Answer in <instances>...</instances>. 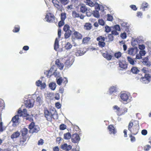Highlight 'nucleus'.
Here are the masks:
<instances>
[{
  "label": "nucleus",
  "mask_w": 151,
  "mask_h": 151,
  "mask_svg": "<svg viewBox=\"0 0 151 151\" xmlns=\"http://www.w3.org/2000/svg\"><path fill=\"white\" fill-rule=\"evenodd\" d=\"M138 49L137 47L130 48L128 50V53L130 55H134L137 53Z\"/></svg>",
  "instance_id": "14"
},
{
  "label": "nucleus",
  "mask_w": 151,
  "mask_h": 151,
  "mask_svg": "<svg viewBox=\"0 0 151 151\" xmlns=\"http://www.w3.org/2000/svg\"><path fill=\"white\" fill-rule=\"evenodd\" d=\"M107 20L109 21H112L113 20V17L110 14H108Z\"/></svg>",
  "instance_id": "52"
},
{
  "label": "nucleus",
  "mask_w": 151,
  "mask_h": 151,
  "mask_svg": "<svg viewBox=\"0 0 151 151\" xmlns=\"http://www.w3.org/2000/svg\"><path fill=\"white\" fill-rule=\"evenodd\" d=\"M118 63L119 67L122 70H125L127 69L128 64L126 61L124 60H119Z\"/></svg>",
  "instance_id": "9"
},
{
  "label": "nucleus",
  "mask_w": 151,
  "mask_h": 151,
  "mask_svg": "<svg viewBox=\"0 0 151 151\" xmlns=\"http://www.w3.org/2000/svg\"><path fill=\"white\" fill-rule=\"evenodd\" d=\"M62 141V138L60 137H58L56 138V142L58 144L60 143Z\"/></svg>",
  "instance_id": "64"
},
{
  "label": "nucleus",
  "mask_w": 151,
  "mask_h": 151,
  "mask_svg": "<svg viewBox=\"0 0 151 151\" xmlns=\"http://www.w3.org/2000/svg\"><path fill=\"white\" fill-rule=\"evenodd\" d=\"M36 85L38 87L40 86L41 89H44L46 86V84L45 83H42L41 81L38 80L36 82Z\"/></svg>",
  "instance_id": "19"
},
{
  "label": "nucleus",
  "mask_w": 151,
  "mask_h": 151,
  "mask_svg": "<svg viewBox=\"0 0 151 151\" xmlns=\"http://www.w3.org/2000/svg\"><path fill=\"white\" fill-rule=\"evenodd\" d=\"M55 106L58 109H60L61 107V105L59 102H57L55 104Z\"/></svg>",
  "instance_id": "63"
},
{
  "label": "nucleus",
  "mask_w": 151,
  "mask_h": 151,
  "mask_svg": "<svg viewBox=\"0 0 151 151\" xmlns=\"http://www.w3.org/2000/svg\"><path fill=\"white\" fill-rule=\"evenodd\" d=\"M131 71L134 74H137L139 72V70L137 68L133 67L131 68Z\"/></svg>",
  "instance_id": "34"
},
{
  "label": "nucleus",
  "mask_w": 151,
  "mask_h": 151,
  "mask_svg": "<svg viewBox=\"0 0 151 151\" xmlns=\"http://www.w3.org/2000/svg\"><path fill=\"white\" fill-rule=\"evenodd\" d=\"M86 4L88 5L91 7H93L94 6V4L92 0H88V2H86Z\"/></svg>",
  "instance_id": "43"
},
{
  "label": "nucleus",
  "mask_w": 151,
  "mask_h": 151,
  "mask_svg": "<svg viewBox=\"0 0 151 151\" xmlns=\"http://www.w3.org/2000/svg\"><path fill=\"white\" fill-rule=\"evenodd\" d=\"M55 17L53 14L49 12L46 14L45 19L48 22L53 23L55 21Z\"/></svg>",
  "instance_id": "7"
},
{
  "label": "nucleus",
  "mask_w": 151,
  "mask_h": 151,
  "mask_svg": "<svg viewBox=\"0 0 151 151\" xmlns=\"http://www.w3.org/2000/svg\"><path fill=\"white\" fill-rule=\"evenodd\" d=\"M18 114L20 116H27L29 114L27 113V110L26 109H24L22 111L20 108H19L18 111Z\"/></svg>",
  "instance_id": "11"
},
{
  "label": "nucleus",
  "mask_w": 151,
  "mask_h": 151,
  "mask_svg": "<svg viewBox=\"0 0 151 151\" xmlns=\"http://www.w3.org/2000/svg\"><path fill=\"white\" fill-rule=\"evenodd\" d=\"M106 39V37L105 38L102 36H99L97 38L96 40L98 41V45L100 47L103 48L105 46L106 43L104 41Z\"/></svg>",
  "instance_id": "5"
},
{
  "label": "nucleus",
  "mask_w": 151,
  "mask_h": 151,
  "mask_svg": "<svg viewBox=\"0 0 151 151\" xmlns=\"http://www.w3.org/2000/svg\"><path fill=\"white\" fill-rule=\"evenodd\" d=\"M44 143V141L43 139H40L38 142L37 144L38 145H42Z\"/></svg>",
  "instance_id": "58"
},
{
  "label": "nucleus",
  "mask_w": 151,
  "mask_h": 151,
  "mask_svg": "<svg viewBox=\"0 0 151 151\" xmlns=\"http://www.w3.org/2000/svg\"><path fill=\"white\" fill-rule=\"evenodd\" d=\"M122 55V53L120 52H116L114 54V56L117 58H119L121 57Z\"/></svg>",
  "instance_id": "47"
},
{
  "label": "nucleus",
  "mask_w": 151,
  "mask_h": 151,
  "mask_svg": "<svg viewBox=\"0 0 151 151\" xmlns=\"http://www.w3.org/2000/svg\"><path fill=\"white\" fill-rule=\"evenodd\" d=\"M128 109L126 107L123 108L121 109L117 113L118 116H120L125 114L127 111Z\"/></svg>",
  "instance_id": "21"
},
{
  "label": "nucleus",
  "mask_w": 151,
  "mask_h": 151,
  "mask_svg": "<svg viewBox=\"0 0 151 151\" xmlns=\"http://www.w3.org/2000/svg\"><path fill=\"white\" fill-rule=\"evenodd\" d=\"M63 79L61 77H60L57 80V83L59 85H60L62 83Z\"/></svg>",
  "instance_id": "49"
},
{
  "label": "nucleus",
  "mask_w": 151,
  "mask_h": 151,
  "mask_svg": "<svg viewBox=\"0 0 151 151\" xmlns=\"http://www.w3.org/2000/svg\"><path fill=\"white\" fill-rule=\"evenodd\" d=\"M90 39L91 38L89 37H84L82 40V43L84 44L87 43Z\"/></svg>",
  "instance_id": "35"
},
{
  "label": "nucleus",
  "mask_w": 151,
  "mask_h": 151,
  "mask_svg": "<svg viewBox=\"0 0 151 151\" xmlns=\"http://www.w3.org/2000/svg\"><path fill=\"white\" fill-rule=\"evenodd\" d=\"M87 10V9L84 5L81 6L80 7V11L82 13H85Z\"/></svg>",
  "instance_id": "30"
},
{
  "label": "nucleus",
  "mask_w": 151,
  "mask_h": 151,
  "mask_svg": "<svg viewBox=\"0 0 151 151\" xmlns=\"http://www.w3.org/2000/svg\"><path fill=\"white\" fill-rule=\"evenodd\" d=\"M44 114L45 117L48 121L51 122L52 118L54 119H58V116L56 114H52L47 108L44 109Z\"/></svg>",
  "instance_id": "3"
},
{
  "label": "nucleus",
  "mask_w": 151,
  "mask_h": 151,
  "mask_svg": "<svg viewBox=\"0 0 151 151\" xmlns=\"http://www.w3.org/2000/svg\"><path fill=\"white\" fill-rule=\"evenodd\" d=\"M26 138L24 137H22L20 138L19 142V145L22 146L24 145V142L26 141Z\"/></svg>",
  "instance_id": "36"
},
{
  "label": "nucleus",
  "mask_w": 151,
  "mask_h": 151,
  "mask_svg": "<svg viewBox=\"0 0 151 151\" xmlns=\"http://www.w3.org/2000/svg\"><path fill=\"white\" fill-rule=\"evenodd\" d=\"M59 40L57 38H56L55 40L54 45V49L55 51H57L58 50L59 48Z\"/></svg>",
  "instance_id": "26"
},
{
  "label": "nucleus",
  "mask_w": 151,
  "mask_h": 151,
  "mask_svg": "<svg viewBox=\"0 0 151 151\" xmlns=\"http://www.w3.org/2000/svg\"><path fill=\"white\" fill-rule=\"evenodd\" d=\"M113 35H114V34L111 33V34H109L108 35V38L111 41H112L113 40L114 37Z\"/></svg>",
  "instance_id": "57"
},
{
  "label": "nucleus",
  "mask_w": 151,
  "mask_h": 151,
  "mask_svg": "<svg viewBox=\"0 0 151 151\" xmlns=\"http://www.w3.org/2000/svg\"><path fill=\"white\" fill-rule=\"evenodd\" d=\"M129 137L130 138V140L132 142H133L135 141V138L134 137L132 136V134H130Z\"/></svg>",
  "instance_id": "54"
},
{
  "label": "nucleus",
  "mask_w": 151,
  "mask_h": 151,
  "mask_svg": "<svg viewBox=\"0 0 151 151\" xmlns=\"http://www.w3.org/2000/svg\"><path fill=\"white\" fill-rule=\"evenodd\" d=\"M148 4L147 3L144 2L142 4V7L143 9H145L147 7Z\"/></svg>",
  "instance_id": "53"
},
{
  "label": "nucleus",
  "mask_w": 151,
  "mask_h": 151,
  "mask_svg": "<svg viewBox=\"0 0 151 151\" xmlns=\"http://www.w3.org/2000/svg\"><path fill=\"white\" fill-rule=\"evenodd\" d=\"M72 47V45L69 42L67 43L65 46V48L66 50H69Z\"/></svg>",
  "instance_id": "38"
},
{
  "label": "nucleus",
  "mask_w": 151,
  "mask_h": 151,
  "mask_svg": "<svg viewBox=\"0 0 151 151\" xmlns=\"http://www.w3.org/2000/svg\"><path fill=\"white\" fill-rule=\"evenodd\" d=\"M70 26L67 24H65L63 27V30L65 32L64 34V37L65 39L68 38L72 34V31L70 29Z\"/></svg>",
  "instance_id": "4"
},
{
  "label": "nucleus",
  "mask_w": 151,
  "mask_h": 151,
  "mask_svg": "<svg viewBox=\"0 0 151 151\" xmlns=\"http://www.w3.org/2000/svg\"><path fill=\"white\" fill-rule=\"evenodd\" d=\"M113 30L111 31V33L114 34V35H116L119 34L117 31H119L121 30L120 26L118 24L114 25L113 27Z\"/></svg>",
  "instance_id": "10"
},
{
  "label": "nucleus",
  "mask_w": 151,
  "mask_h": 151,
  "mask_svg": "<svg viewBox=\"0 0 151 151\" xmlns=\"http://www.w3.org/2000/svg\"><path fill=\"white\" fill-rule=\"evenodd\" d=\"M55 65L58 67L60 70H62L63 69L64 65L63 63L60 62V60L58 59H57L55 61Z\"/></svg>",
  "instance_id": "17"
},
{
  "label": "nucleus",
  "mask_w": 151,
  "mask_h": 151,
  "mask_svg": "<svg viewBox=\"0 0 151 151\" xmlns=\"http://www.w3.org/2000/svg\"><path fill=\"white\" fill-rule=\"evenodd\" d=\"M80 138L78 134H73L72 136L71 140L73 142L77 143L80 140Z\"/></svg>",
  "instance_id": "12"
},
{
  "label": "nucleus",
  "mask_w": 151,
  "mask_h": 151,
  "mask_svg": "<svg viewBox=\"0 0 151 151\" xmlns=\"http://www.w3.org/2000/svg\"><path fill=\"white\" fill-rule=\"evenodd\" d=\"M71 137V134L69 132L64 134V138L65 139H70Z\"/></svg>",
  "instance_id": "32"
},
{
  "label": "nucleus",
  "mask_w": 151,
  "mask_h": 151,
  "mask_svg": "<svg viewBox=\"0 0 151 151\" xmlns=\"http://www.w3.org/2000/svg\"><path fill=\"white\" fill-rule=\"evenodd\" d=\"M50 88L52 90H54L56 87V84L55 83L52 82L49 84Z\"/></svg>",
  "instance_id": "37"
},
{
  "label": "nucleus",
  "mask_w": 151,
  "mask_h": 151,
  "mask_svg": "<svg viewBox=\"0 0 151 151\" xmlns=\"http://www.w3.org/2000/svg\"><path fill=\"white\" fill-rule=\"evenodd\" d=\"M28 132V130L27 129L25 128H23L21 131L22 136L24 137L27 134Z\"/></svg>",
  "instance_id": "28"
},
{
  "label": "nucleus",
  "mask_w": 151,
  "mask_h": 151,
  "mask_svg": "<svg viewBox=\"0 0 151 151\" xmlns=\"http://www.w3.org/2000/svg\"><path fill=\"white\" fill-rule=\"evenodd\" d=\"M109 92L110 95H112L113 93H116L117 92L116 87L114 86L111 87L109 88Z\"/></svg>",
  "instance_id": "25"
},
{
  "label": "nucleus",
  "mask_w": 151,
  "mask_h": 151,
  "mask_svg": "<svg viewBox=\"0 0 151 151\" xmlns=\"http://www.w3.org/2000/svg\"><path fill=\"white\" fill-rule=\"evenodd\" d=\"M127 59L128 61L131 64L133 65L134 64V61L131 57H127Z\"/></svg>",
  "instance_id": "39"
},
{
  "label": "nucleus",
  "mask_w": 151,
  "mask_h": 151,
  "mask_svg": "<svg viewBox=\"0 0 151 151\" xmlns=\"http://www.w3.org/2000/svg\"><path fill=\"white\" fill-rule=\"evenodd\" d=\"M139 126L137 121H131L128 125V129L132 134L135 135L139 131Z\"/></svg>",
  "instance_id": "1"
},
{
  "label": "nucleus",
  "mask_w": 151,
  "mask_h": 151,
  "mask_svg": "<svg viewBox=\"0 0 151 151\" xmlns=\"http://www.w3.org/2000/svg\"><path fill=\"white\" fill-rule=\"evenodd\" d=\"M151 146L149 145H146L144 147V150L145 151H148L151 148Z\"/></svg>",
  "instance_id": "48"
},
{
  "label": "nucleus",
  "mask_w": 151,
  "mask_h": 151,
  "mask_svg": "<svg viewBox=\"0 0 151 151\" xmlns=\"http://www.w3.org/2000/svg\"><path fill=\"white\" fill-rule=\"evenodd\" d=\"M120 98L123 101H127L129 99V96L126 93H122L121 94Z\"/></svg>",
  "instance_id": "23"
},
{
  "label": "nucleus",
  "mask_w": 151,
  "mask_h": 151,
  "mask_svg": "<svg viewBox=\"0 0 151 151\" xmlns=\"http://www.w3.org/2000/svg\"><path fill=\"white\" fill-rule=\"evenodd\" d=\"M72 62L70 61L69 59H68L66 60L65 62V66L67 67L68 68L72 65Z\"/></svg>",
  "instance_id": "31"
},
{
  "label": "nucleus",
  "mask_w": 151,
  "mask_h": 151,
  "mask_svg": "<svg viewBox=\"0 0 151 151\" xmlns=\"http://www.w3.org/2000/svg\"><path fill=\"white\" fill-rule=\"evenodd\" d=\"M105 32L107 33L110 32L111 30V28L107 25L105 27Z\"/></svg>",
  "instance_id": "50"
},
{
  "label": "nucleus",
  "mask_w": 151,
  "mask_h": 151,
  "mask_svg": "<svg viewBox=\"0 0 151 151\" xmlns=\"http://www.w3.org/2000/svg\"><path fill=\"white\" fill-rule=\"evenodd\" d=\"M66 18V14L65 13H62L61 14L60 19L61 20L64 21Z\"/></svg>",
  "instance_id": "42"
},
{
  "label": "nucleus",
  "mask_w": 151,
  "mask_h": 151,
  "mask_svg": "<svg viewBox=\"0 0 151 151\" xmlns=\"http://www.w3.org/2000/svg\"><path fill=\"white\" fill-rule=\"evenodd\" d=\"M20 134V133L19 132L17 131L16 132H14L13 134L11 135V139H12L14 138H17L19 137Z\"/></svg>",
  "instance_id": "27"
},
{
  "label": "nucleus",
  "mask_w": 151,
  "mask_h": 151,
  "mask_svg": "<svg viewBox=\"0 0 151 151\" xmlns=\"http://www.w3.org/2000/svg\"><path fill=\"white\" fill-rule=\"evenodd\" d=\"M64 21L61 20L58 23V26L60 27L64 25Z\"/></svg>",
  "instance_id": "56"
},
{
  "label": "nucleus",
  "mask_w": 151,
  "mask_h": 151,
  "mask_svg": "<svg viewBox=\"0 0 151 151\" xmlns=\"http://www.w3.org/2000/svg\"><path fill=\"white\" fill-rule=\"evenodd\" d=\"M34 101L32 99H28L25 102V105L26 107L30 108L32 107L34 105Z\"/></svg>",
  "instance_id": "13"
},
{
  "label": "nucleus",
  "mask_w": 151,
  "mask_h": 151,
  "mask_svg": "<svg viewBox=\"0 0 151 151\" xmlns=\"http://www.w3.org/2000/svg\"><path fill=\"white\" fill-rule=\"evenodd\" d=\"M102 56L108 60H110L112 58V56L111 53H109L107 51L103 53L102 54Z\"/></svg>",
  "instance_id": "24"
},
{
  "label": "nucleus",
  "mask_w": 151,
  "mask_h": 151,
  "mask_svg": "<svg viewBox=\"0 0 151 151\" xmlns=\"http://www.w3.org/2000/svg\"><path fill=\"white\" fill-rule=\"evenodd\" d=\"M113 108L114 110H116L115 112L116 113V114H117V113L120 110V108L117 105L114 106Z\"/></svg>",
  "instance_id": "44"
},
{
  "label": "nucleus",
  "mask_w": 151,
  "mask_h": 151,
  "mask_svg": "<svg viewBox=\"0 0 151 151\" xmlns=\"http://www.w3.org/2000/svg\"><path fill=\"white\" fill-rule=\"evenodd\" d=\"M93 16L96 18H99L100 16V14L99 12L97 11H96L94 12L93 13Z\"/></svg>",
  "instance_id": "46"
},
{
  "label": "nucleus",
  "mask_w": 151,
  "mask_h": 151,
  "mask_svg": "<svg viewBox=\"0 0 151 151\" xmlns=\"http://www.w3.org/2000/svg\"><path fill=\"white\" fill-rule=\"evenodd\" d=\"M73 17L74 18L79 17V14L77 13L76 11H73L72 13Z\"/></svg>",
  "instance_id": "45"
},
{
  "label": "nucleus",
  "mask_w": 151,
  "mask_h": 151,
  "mask_svg": "<svg viewBox=\"0 0 151 151\" xmlns=\"http://www.w3.org/2000/svg\"><path fill=\"white\" fill-rule=\"evenodd\" d=\"M19 30L20 27L18 25H16L13 30V32H17L19 31Z\"/></svg>",
  "instance_id": "41"
},
{
  "label": "nucleus",
  "mask_w": 151,
  "mask_h": 151,
  "mask_svg": "<svg viewBox=\"0 0 151 151\" xmlns=\"http://www.w3.org/2000/svg\"><path fill=\"white\" fill-rule=\"evenodd\" d=\"M61 148L65 151H69L72 148V146L71 145H68L66 143H65L61 145Z\"/></svg>",
  "instance_id": "18"
},
{
  "label": "nucleus",
  "mask_w": 151,
  "mask_h": 151,
  "mask_svg": "<svg viewBox=\"0 0 151 151\" xmlns=\"http://www.w3.org/2000/svg\"><path fill=\"white\" fill-rule=\"evenodd\" d=\"M139 54L141 56H143L145 55L146 53L145 51L144 50H141L139 52Z\"/></svg>",
  "instance_id": "61"
},
{
  "label": "nucleus",
  "mask_w": 151,
  "mask_h": 151,
  "mask_svg": "<svg viewBox=\"0 0 151 151\" xmlns=\"http://www.w3.org/2000/svg\"><path fill=\"white\" fill-rule=\"evenodd\" d=\"M73 35L75 38L77 40H81L82 39L83 37L82 35L76 31H74Z\"/></svg>",
  "instance_id": "20"
},
{
  "label": "nucleus",
  "mask_w": 151,
  "mask_h": 151,
  "mask_svg": "<svg viewBox=\"0 0 151 151\" xmlns=\"http://www.w3.org/2000/svg\"><path fill=\"white\" fill-rule=\"evenodd\" d=\"M29 128L32 133H37L40 130V128L37 125H35L34 122H32L29 125Z\"/></svg>",
  "instance_id": "6"
},
{
  "label": "nucleus",
  "mask_w": 151,
  "mask_h": 151,
  "mask_svg": "<svg viewBox=\"0 0 151 151\" xmlns=\"http://www.w3.org/2000/svg\"><path fill=\"white\" fill-rule=\"evenodd\" d=\"M4 107V103L0 101V110H2Z\"/></svg>",
  "instance_id": "60"
},
{
  "label": "nucleus",
  "mask_w": 151,
  "mask_h": 151,
  "mask_svg": "<svg viewBox=\"0 0 151 151\" xmlns=\"http://www.w3.org/2000/svg\"><path fill=\"white\" fill-rule=\"evenodd\" d=\"M99 24L102 26H104L105 24V22L102 19H100L98 20Z\"/></svg>",
  "instance_id": "55"
},
{
  "label": "nucleus",
  "mask_w": 151,
  "mask_h": 151,
  "mask_svg": "<svg viewBox=\"0 0 151 151\" xmlns=\"http://www.w3.org/2000/svg\"><path fill=\"white\" fill-rule=\"evenodd\" d=\"M92 28L91 24L89 22L86 23L83 26L84 29L86 30H90Z\"/></svg>",
  "instance_id": "22"
},
{
  "label": "nucleus",
  "mask_w": 151,
  "mask_h": 151,
  "mask_svg": "<svg viewBox=\"0 0 151 151\" xmlns=\"http://www.w3.org/2000/svg\"><path fill=\"white\" fill-rule=\"evenodd\" d=\"M108 128L109 130L110 134H113L114 135L117 132L116 129L113 125H109L108 127Z\"/></svg>",
  "instance_id": "16"
},
{
  "label": "nucleus",
  "mask_w": 151,
  "mask_h": 151,
  "mask_svg": "<svg viewBox=\"0 0 151 151\" xmlns=\"http://www.w3.org/2000/svg\"><path fill=\"white\" fill-rule=\"evenodd\" d=\"M121 37L123 39H125L127 37L126 34L125 32L122 33L121 35Z\"/></svg>",
  "instance_id": "59"
},
{
  "label": "nucleus",
  "mask_w": 151,
  "mask_h": 151,
  "mask_svg": "<svg viewBox=\"0 0 151 151\" xmlns=\"http://www.w3.org/2000/svg\"><path fill=\"white\" fill-rule=\"evenodd\" d=\"M55 66H53L50 68L49 71L48 72V74L46 76L47 78H50L51 76L54 75L55 77L58 76L59 74V73L57 72L56 70H54Z\"/></svg>",
  "instance_id": "8"
},
{
  "label": "nucleus",
  "mask_w": 151,
  "mask_h": 151,
  "mask_svg": "<svg viewBox=\"0 0 151 151\" xmlns=\"http://www.w3.org/2000/svg\"><path fill=\"white\" fill-rule=\"evenodd\" d=\"M84 54L83 51L81 50H77L75 54L76 56H81Z\"/></svg>",
  "instance_id": "33"
},
{
  "label": "nucleus",
  "mask_w": 151,
  "mask_h": 151,
  "mask_svg": "<svg viewBox=\"0 0 151 151\" xmlns=\"http://www.w3.org/2000/svg\"><path fill=\"white\" fill-rule=\"evenodd\" d=\"M142 71L145 73L144 77H142L140 78V80L142 81H145L146 80L150 81L151 77L150 75L151 73V69L145 67H143L141 70Z\"/></svg>",
  "instance_id": "2"
},
{
  "label": "nucleus",
  "mask_w": 151,
  "mask_h": 151,
  "mask_svg": "<svg viewBox=\"0 0 151 151\" xmlns=\"http://www.w3.org/2000/svg\"><path fill=\"white\" fill-rule=\"evenodd\" d=\"M52 2L54 6L56 7L58 10L61 9L62 8V5L60 3V2L57 0H52Z\"/></svg>",
  "instance_id": "15"
},
{
  "label": "nucleus",
  "mask_w": 151,
  "mask_h": 151,
  "mask_svg": "<svg viewBox=\"0 0 151 151\" xmlns=\"http://www.w3.org/2000/svg\"><path fill=\"white\" fill-rule=\"evenodd\" d=\"M61 4L64 5H67L69 2V0H59Z\"/></svg>",
  "instance_id": "40"
},
{
  "label": "nucleus",
  "mask_w": 151,
  "mask_h": 151,
  "mask_svg": "<svg viewBox=\"0 0 151 151\" xmlns=\"http://www.w3.org/2000/svg\"><path fill=\"white\" fill-rule=\"evenodd\" d=\"M147 131L146 129H143L142 130L141 133L142 134L144 135H145L147 134Z\"/></svg>",
  "instance_id": "62"
},
{
  "label": "nucleus",
  "mask_w": 151,
  "mask_h": 151,
  "mask_svg": "<svg viewBox=\"0 0 151 151\" xmlns=\"http://www.w3.org/2000/svg\"><path fill=\"white\" fill-rule=\"evenodd\" d=\"M19 116V114L18 115H16L12 118V121L14 124L17 123L18 122Z\"/></svg>",
  "instance_id": "29"
},
{
  "label": "nucleus",
  "mask_w": 151,
  "mask_h": 151,
  "mask_svg": "<svg viewBox=\"0 0 151 151\" xmlns=\"http://www.w3.org/2000/svg\"><path fill=\"white\" fill-rule=\"evenodd\" d=\"M66 126L64 124H62L60 126V129L61 130H64L66 129Z\"/></svg>",
  "instance_id": "51"
}]
</instances>
